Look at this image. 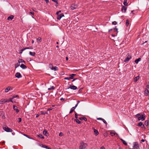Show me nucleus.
Instances as JSON below:
<instances>
[{"label":"nucleus","mask_w":149,"mask_h":149,"mask_svg":"<svg viewBox=\"0 0 149 149\" xmlns=\"http://www.w3.org/2000/svg\"><path fill=\"white\" fill-rule=\"evenodd\" d=\"M136 116L139 120L143 121L145 119L146 117L144 114L143 115V114L141 115L140 113H138L136 114Z\"/></svg>","instance_id":"obj_1"},{"label":"nucleus","mask_w":149,"mask_h":149,"mask_svg":"<svg viewBox=\"0 0 149 149\" xmlns=\"http://www.w3.org/2000/svg\"><path fill=\"white\" fill-rule=\"evenodd\" d=\"M87 146V145L86 143L81 142L80 143L79 146V149H84Z\"/></svg>","instance_id":"obj_2"},{"label":"nucleus","mask_w":149,"mask_h":149,"mask_svg":"<svg viewBox=\"0 0 149 149\" xmlns=\"http://www.w3.org/2000/svg\"><path fill=\"white\" fill-rule=\"evenodd\" d=\"M133 147L135 149H139V145L138 143L137 142H134Z\"/></svg>","instance_id":"obj_3"},{"label":"nucleus","mask_w":149,"mask_h":149,"mask_svg":"<svg viewBox=\"0 0 149 149\" xmlns=\"http://www.w3.org/2000/svg\"><path fill=\"white\" fill-rule=\"evenodd\" d=\"M3 129L6 131L7 132H12L13 130L12 129L9 128L6 126L3 128Z\"/></svg>","instance_id":"obj_4"},{"label":"nucleus","mask_w":149,"mask_h":149,"mask_svg":"<svg viewBox=\"0 0 149 149\" xmlns=\"http://www.w3.org/2000/svg\"><path fill=\"white\" fill-rule=\"evenodd\" d=\"M126 58L124 60V62H127L129 61V60L131 58V56L129 55V54H128L126 55Z\"/></svg>","instance_id":"obj_5"},{"label":"nucleus","mask_w":149,"mask_h":149,"mask_svg":"<svg viewBox=\"0 0 149 149\" xmlns=\"http://www.w3.org/2000/svg\"><path fill=\"white\" fill-rule=\"evenodd\" d=\"M10 102L9 100H8L6 99H4L3 100H1L0 101V104H1L4 103L6 102Z\"/></svg>","instance_id":"obj_6"},{"label":"nucleus","mask_w":149,"mask_h":149,"mask_svg":"<svg viewBox=\"0 0 149 149\" xmlns=\"http://www.w3.org/2000/svg\"><path fill=\"white\" fill-rule=\"evenodd\" d=\"M15 77L18 78H20L22 77V76L19 72L16 73L15 75Z\"/></svg>","instance_id":"obj_7"},{"label":"nucleus","mask_w":149,"mask_h":149,"mask_svg":"<svg viewBox=\"0 0 149 149\" xmlns=\"http://www.w3.org/2000/svg\"><path fill=\"white\" fill-rule=\"evenodd\" d=\"M70 7L72 10H73L77 8V5L73 4L71 5Z\"/></svg>","instance_id":"obj_8"},{"label":"nucleus","mask_w":149,"mask_h":149,"mask_svg":"<svg viewBox=\"0 0 149 149\" xmlns=\"http://www.w3.org/2000/svg\"><path fill=\"white\" fill-rule=\"evenodd\" d=\"M70 88L71 89L75 90L77 89V88L76 86H75L74 85L73 86H70V87H69L67 89Z\"/></svg>","instance_id":"obj_9"},{"label":"nucleus","mask_w":149,"mask_h":149,"mask_svg":"<svg viewBox=\"0 0 149 149\" xmlns=\"http://www.w3.org/2000/svg\"><path fill=\"white\" fill-rule=\"evenodd\" d=\"M52 67H50V68L52 70H54V71H57L58 70V68L57 67L55 66L54 67H53L52 65Z\"/></svg>","instance_id":"obj_10"},{"label":"nucleus","mask_w":149,"mask_h":149,"mask_svg":"<svg viewBox=\"0 0 149 149\" xmlns=\"http://www.w3.org/2000/svg\"><path fill=\"white\" fill-rule=\"evenodd\" d=\"M127 9V7L123 6L121 8V10L123 12L125 13Z\"/></svg>","instance_id":"obj_11"},{"label":"nucleus","mask_w":149,"mask_h":149,"mask_svg":"<svg viewBox=\"0 0 149 149\" xmlns=\"http://www.w3.org/2000/svg\"><path fill=\"white\" fill-rule=\"evenodd\" d=\"M12 88L11 87L8 86L5 89V91L6 92H8L10 90H12Z\"/></svg>","instance_id":"obj_12"},{"label":"nucleus","mask_w":149,"mask_h":149,"mask_svg":"<svg viewBox=\"0 0 149 149\" xmlns=\"http://www.w3.org/2000/svg\"><path fill=\"white\" fill-rule=\"evenodd\" d=\"M13 108L15 111L17 113L19 111V110L17 109V106L14 105L13 106Z\"/></svg>","instance_id":"obj_13"},{"label":"nucleus","mask_w":149,"mask_h":149,"mask_svg":"<svg viewBox=\"0 0 149 149\" xmlns=\"http://www.w3.org/2000/svg\"><path fill=\"white\" fill-rule=\"evenodd\" d=\"M64 16V14L63 13L61 14L58 15V16L57 19H58L60 20Z\"/></svg>","instance_id":"obj_14"},{"label":"nucleus","mask_w":149,"mask_h":149,"mask_svg":"<svg viewBox=\"0 0 149 149\" xmlns=\"http://www.w3.org/2000/svg\"><path fill=\"white\" fill-rule=\"evenodd\" d=\"M148 91L147 88H145L144 91L145 95L147 96L148 95Z\"/></svg>","instance_id":"obj_15"},{"label":"nucleus","mask_w":149,"mask_h":149,"mask_svg":"<svg viewBox=\"0 0 149 149\" xmlns=\"http://www.w3.org/2000/svg\"><path fill=\"white\" fill-rule=\"evenodd\" d=\"M43 133L44 135L46 136H48V134L47 133V131L45 129L44 130L43 132Z\"/></svg>","instance_id":"obj_16"},{"label":"nucleus","mask_w":149,"mask_h":149,"mask_svg":"<svg viewBox=\"0 0 149 149\" xmlns=\"http://www.w3.org/2000/svg\"><path fill=\"white\" fill-rule=\"evenodd\" d=\"M14 17V16L11 15L8 17L7 19L8 20H11Z\"/></svg>","instance_id":"obj_17"},{"label":"nucleus","mask_w":149,"mask_h":149,"mask_svg":"<svg viewBox=\"0 0 149 149\" xmlns=\"http://www.w3.org/2000/svg\"><path fill=\"white\" fill-rule=\"evenodd\" d=\"M20 67L21 68H22L23 69H25L27 68V67L24 64H22L20 65Z\"/></svg>","instance_id":"obj_18"},{"label":"nucleus","mask_w":149,"mask_h":149,"mask_svg":"<svg viewBox=\"0 0 149 149\" xmlns=\"http://www.w3.org/2000/svg\"><path fill=\"white\" fill-rule=\"evenodd\" d=\"M94 134L95 136H97L99 134L98 131L96 129H94Z\"/></svg>","instance_id":"obj_19"},{"label":"nucleus","mask_w":149,"mask_h":149,"mask_svg":"<svg viewBox=\"0 0 149 149\" xmlns=\"http://www.w3.org/2000/svg\"><path fill=\"white\" fill-rule=\"evenodd\" d=\"M120 139L124 144L125 146L127 145V143L124 140L122 139Z\"/></svg>","instance_id":"obj_20"},{"label":"nucleus","mask_w":149,"mask_h":149,"mask_svg":"<svg viewBox=\"0 0 149 149\" xmlns=\"http://www.w3.org/2000/svg\"><path fill=\"white\" fill-rule=\"evenodd\" d=\"M29 54L32 56H34L36 54V53L34 52H29Z\"/></svg>","instance_id":"obj_21"},{"label":"nucleus","mask_w":149,"mask_h":149,"mask_svg":"<svg viewBox=\"0 0 149 149\" xmlns=\"http://www.w3.org/2000/svg\"><path fill=\"white\" fill-rule=\"evenodd\" d=\"M25 63V62L23 59H20L18 61V63Z\"/></svg>","instance_id":"obj_22"},{"label":"nucleus","mask_w":149,"mask_h":149,"mask_svg":"<svg viewBox=\"0 0 149 149\" xmlns=\"http://www.w3.org/2000/svg\"><path fill=\"white\" fill-rule=\"evenodd\" d=\"M76 74H70L69 76L71 78V79H73L74 78V77L75 76Z\"/></svg>","instance_id":"obj_23"},{"label":"nucleus","mask_w":149,"mask_h":149,"mask_svg":"<svg viewBox=\"0 0 149 149\" xmlns=\"http://www.w3.org/2000/svg\"><path fill=\"white\" fill-rule=\"evenodd\" d=\"M139 76H138L135 77L134 79V81L135 82H136L139 79Z\"/></svg>","instance_id":"obj_24"},{"label":"nucleus","mask_w":149,"mask_h":149,"mask_svg":"<svg viewBox=\"0 0 149 149\" xmlns=\"http://www.w3.org/2000/svg\"><path fill=\"white\" fill-rule=\"evenodd\" d=\"M75 109V108L74 107H73L72 108L70 109L69 113H71L72 112H73L74 111Z\"/></svg>","instance_id":"obj_25"},{"label":"nucleus","mask_w":149,"mask_h":149,"mask_svg":"<svg viewBox=\"0 0 149 149\" xmlns=\"http://www.w3.org/2000/svg\"><path fill=\"white\" fill-rule=\"evenodd\" d=\"M141 60V58H139L137 59L136 60L135 62L137 64Z\"/></svg>","instance_id":"obj_26"},{"label":"nucleus","mask_w":149,"mask_h":149,"mask_svg":"<svg viewBox=\"0 0 149 149\" xmlns=\"http://www.w3.org/2000/svg\"><path fill=\"white\" fill-rule=\"evenodd\" d=\"M37 136L38 137H39L42 139H43L44 138V137L41 134L37 135Z\"/></svg>","instance_id":"obj_27"},{"label":"nucleus","mask_w":149,"mask_h":149,"mask_svg":"<svg viewBox=\"0 0 149 149\" xmlns=\"http://www.w3.org/2000/svg\"><path fill=\"white\" fill-rule=\"evenodd\" d=\"M40 114L41 115H45L47 114V112L41 111H40Z\"/></svg>","instance_id":"obj_28"},{"label":"nucleus","mask_w":149,"mask_h":149,"mask_svg":"<svg viewBox=\"0 0 149 149\" xmlns=\"http://www.w3.org/2000/svg\"><path fill=\"white\" fill-rule=\"evenodd\" d=\"M42 147L43 148H47V149H51L50 148V147H48L47 146H46L44 145H42Z\"/></svg>","instance_id":"obj_29"},{"label":"nucleus","mask_w":149,"mask_h":149,"mask_svg":"<svg viewBox=\"0 0 149 149\" xmlns=\"http://www.w3.org/2000/svg\"><path fill=\"white\" fill-rule=\"evenodd\" d=\"M75 120L76 122V123H78L79 124L80 123H81L80 121H79V120H78V119H75Z\"/></svg>","instance_id":"obj_30"},{"label":"nucleus","mask_w":149,"mask_h":149,"mask_svg":"<svg viewBox=\"0 0 149 149\" xmlns=\"http://www.w3.org/2000/svg\"><path fill=\"white\" fill-rule=\"evenodd\" d=\"M55 88L54 87V86H52L51 87L49 88H48V90H54Z\"/></svg>","instance_id":"obj_31"},{"label":"nucleus","mask_w":149,"mask_h":149,"mask_svg":"<svg viewBox=\"0 0 149 149\" xmlns=\"http://www.w3.org/2000/svg\"><path fill=\"white\" fill-rule=\"evenodd\" d=\"M123 4L125 6H127V0H125Z\"/></svg>","instance_id":"obj_32"},{"label":"nucleus","mask_w":149,"mask_h":149,"mask_svg":"<svg viewBox=\"0 0 149 149\" xmlns=\"http://www.w3.org/2000/svg\"><path fill=\"white\" fill-rule=\"evenodd\" d=\"M143 125V123L142 122H140L137 125V126H142V125Z\"/></svg>","instance_id":"obj_33"},{"label":"nucleus","mask_w":149,"mask_h":149,"mask_svg":"<svg viewBox=\"0 0 149 149\" xmlns=\"http://www.w3.org/2000/svg\"><path fill=\"white\" fill-rule=\"evenodd\" d=\"M126 26H128L129 25V21L128 19H127L126 20Z\"/></svg>","instance_id":"obj_34"},{"label":"nucleus","mask_w":149,"mask_h":149,"mask_svg":"<svg viewBox=\"0 0 149 149\" xmlns=\"http://www.w3.org/2000/svg\"><path fill=\"white\" fill-rule=\"evenodd\" d=\"M64 79L65 80H70L71 79V78L70 77H65Z\"/></svg>","instance_id":"obj_35"},{"label":"nucleus","mask_w":149,"mask_h":149,"mask_svg":"<svg viewBox=\"0 0 149 149\" xmlns=\"http://www.w3.org/2000/svg\"><path fill=\"white\" fill-rule=\"evenodd\" d=\"M148 120H146L145 121V125L146 126H147V125H148Z\"/></svg>","instance_id":"obj_36"},{"label":"nucleus","mask_w":149,"mask_h":149,"mask_svg":"<svg viewBox=\"0 0 149 149\" xmlns=\"http://www.w3.org/2000/svg\"><path fill=\"white\" fill-rule=\"evenodd\" d=\"M115 134H116V133L113 132H111L110 133V135L112 136H114Z\"/></svg>","instance_id":"obj_37"},{"label":"nucleus","mask_w":149,"mask_h":149,"mask_svg":"<svg viewBox=\"0 0 149 149\" xmlns=\"http://www.w3.org/2000/svg\"><path fill=\"white\" fill-rule=\"evenodd\" d=\"M102 120L104 123L106 125L107 124V122L104 119H102Z\"/></svg>","instance_id":"obj_38"},{"label":"nucleus","mask_w":149,"mask_h":149,"mask_svg":"<svg viewBox=\"0 0 149 149\" xmlns=\"http://www.w3.org/2000/svg\"><path fill=\"white\" fill-rule=\"evenodd\" d=\"M117 24V22L116 21H114L112 22V24L115 25Z\"/></svg>","instance_id":"obj_39"},{"label":"nucleus","mask_w":149,"mask_h":149,"mask_svg":"<svg viewBox=\"0 0 149 149\" xmlns=\"http://www.w3.org/2000/svg\"><path fill=\"white\" fill-rule=\"evenodd\" d=\"M19 64H18V63H17L15 65V68H17L19 66Z\"/></svg>","instance_id":"obj_40"},{"label":"nucleus","mask_w":149,"mask_h":149,"mask_svg":"<svg viewBox=\"0 0 149 149\" xmlns=\"http://www.w3.org/2000/svg\"><path fill=\"white\" fill-rule=\"evenodd\" d=\"M77 102V103L75 105V106L74 107L75 108H76V107H77L78 104V103L80 102V101H78Z\"/></svg>","instance_id":"obj_41"},{"label":"nucleus","mask_w":149,"mask_h":149,"mask_svg":"<svg viewBox=\"0 0 149 149\" xmlns=\"http://www.w3.org/2000/svg\"><path fill=\"white\" fill-rule=\"evenodd\" d=\"M114 29V30H115L117 32V33H118V29L117 28H116V26H115V28Z\"/></svg>","instance_id":"obj_42"},{"label":"nucleus","mask_w":149,"mask_h":149,"mask_svg":"<svg viewBox=\"0 0 149 149\" xmlns=\"http://www.w3.org/2000/svg\"><path fill=\"white\" fill-rule=\"evenodd\" d=\"M41 38L40 37L38 38L37 39L38 41H41Z\"/></svg>","instance_id":"obj_43"},{"label":"nucleus","mask_w":149,"mask_h":149,"mask_svg":"<svg viewBox=\"0 0 149 149\" xmlns=\"http://www.w3.org/2000/svg\"><path fill=\"white\" fill-rule=\"evenodd\" d=\"M17 97H18V95H14L13 96V98Z\"/></svg>","instance_id":"obj_44"},{"label":"nucleus","mask_w":149,"mask_h":149,"mask_svg":"<svg viewBox=\"0 0 149 149\" xmlns=\"http://www.w3.org/2000/svg\"><path fill=\"white\" fill-rule=\"evenodd\" d=\"M63 134L62 132H60L59 134V136H63Z\"/></svg>","instance_id":"obj_45"},{"label":"nucleus","mask_w":149,"mask_h":149,"mask_svg":"<svg viewBox=\"0 0 149 149\" xmlns=\"http://www.w3.org/2000/svg\"><path fill=\"white\" fill-rule=\"evenodd\" d=\"M83 120H84L85 121H86L87 120V119L86 118V117H83Z\"/></svg>","instance_id":"obj_46"},{"label":"nucleus","mask_w":149,"mask_h":149,"mask_svg":"<svg viewBox=\"0 0 149 149\" xmlns=\"http://www.w3.org/2000/svg\"><path fill=\"white\" fill-rule=\"evenodd\" d=\"M26 49H27L26 47H25V48L22 49V51H24V50H25Z\"/></svg>","instance_id":"obj_47"},{"label":"nucleus","mask_w":149,"mask_h":149,"mask_svg":"<svg viewBox=\"0 0 149 149\" xmlns=\"http://www.w3.org/2000/svg\"><path fill=\"white\" fill-rule=\"evenodd\" d=\"M97 119L98 120H102V118H97Z\"/></svg>","instance_id":"obj_48"},{"label":"nucleus","mask_w":149,"mask_h":149,"mask_svg":"<svg viewBox=\"0 0 149 149\" xmlns=\"http://www.w3.org/2000/svg\"><path fill=\"white\" fill-rule=\"evenodd\" d=\"M19 122H20L21 121H22V119L21 118H19Z\"/></svg>","instance_id":"obj_49"},{"label":"nucleus","mask_w":149,"mask_h":149,"mask_svg":"<svg viewBox=\"0 0 149 149\" xmlns=\"http://www.w3.org/2000/svg\"><path fill=\"white\" fill-rule=\"evenodd\" d=\"M26 48H27V49H32V47H26Z\"/></svg>","instance_id":"obj_50"},{"label":"nucleus","mask_w":149,"mask_h":149,"mask_svg":"<svg viewBox=\"0 0 149 149\" xmlns=\"http://www.w3.org/2000/svg\"><path fill=\"white\" fill-rule=\"evenodd\" d=\"M52 108H49V109H47V111H49L51 110H52Z\"/></svg>","instance_id":"obj_51"},{"label":"nucleus","mask_w":149,"mask_h":149,"mask_svg":"<svg viewBox=\"0 0 149 149\" xmlns=\"http://www.w3.org/2000/svg\"><path fill=\"white\" fill-rule=\"evenodd\" d=\"M75 117L76 118V119H77V113H75Z\"/></svg>","instance_id":"obj_52"},{"label":"nucleus","mask_w":149,"mask_h":149,"mask_svg":"<svg viewBox=\"0 0 149 149\" xmlns=\"http://www.w3.org/2000/svg\"><path fill=\"white\" fill-rule=\"evenodd\" d=\"M141 127L143 128H145V127L144 125L143 124V125H142Z\"/></svg>","instance_id":"obj_53"},{"label":"nucleus","mask_w":149,"mask_h":149,"mask_svg":"<svg viewBox=\"0 0 149 149\" xmlns=\"http://www.w3.org/2000/svg\"><path fill=\"white\" fill-rule=\"evenodd\" d=\"M30 13L33 15L34 14V13L33 12H30Z\"/></svg>","instance_id":"obj_54"},{"label":"nucleus","mask_w":149,"mask_h":149,"mask_svg":"<svg viewBox=\"0 0 149 149\" xmlns=\"http://www.w3.org/2000/svg\"><path fill=\"white\" fill-rule=\"evenodd\" d=\"M65 100V99H64L62 97L60 99L61 100Z\"/></svg>","instance_id":"obj_55"},{"label":"nucleus","mask_w":149,"mask_h":149,"mask_svg":"<svg viewBox=\"0 0 149 149\" xmlns=\"http://www.w3.org/2000/svg\"><path fill=\"white\" fill-rule=\"evenodd\" d=\"M146 87L147 88H149V85H147L146 86Z\"/></svg>","instance_id":"obj_56"},{"label":"nucleus","mask_w":149,"mask_h":149,"mask_svg":"<svg viewBox=\"0 0 149 149\" xmlns=\"http://www.w3.org/2000/svg\"><path fill=\"white\" fill-rule=\"evenodd\" d=\"M145 141V140H144V139H142L141 140V141L142 142H144Z\"/></svg>","instance_id":"obj_57"},{"label":"nucleus","mask_w":149,"mask_h":149,"mask_svg":"<svg viewBox=\"0 0 149 149\" xmlns=\"http://www.w3.org/2000/svg\"><path fill=\"white\" fill-rule=\"evenodd\" d=\"M83 117H80L79 118V119L80 120H83Z\"/></svg>","instance_id":"obj_58"},{"label":"nucleus","mask_w":149,"mask_h":149,"mask_svg":"<svg viewBox=\"0 0 149 149\" xmlns=\"http://www.w3.org/2000/svg\"><path fill=\"white\" fill-rule=\"evenodd\" d=\"M100 149H105L104 147V146H102L101 148Z\"/></svg>","instance_id":"obj_59"},{"label":"nucleus","mask_w":149,"mask_h":149,"mask_svg":"<svg viewBox=\"0 0 149 149\" xmlns=\"http://www.w3.org/2000/svg\"><path fill=\"white\" fill-rule=\"evenodd\" d=\"M39 116V114H36V117H38Z\"/></svg>","instance_id":"obj_60"},{"label":"nucleus","mask_w":149,"mask_h":149,"mask_svg":"<svg viewBox=\"0 0 149 149\" xmlns=\"http://www.w3.org/2000/svg\"><path fill=\"white\" fill-rule=\"evenodd\" d=\"M45 1L47 3L49 2V0H45Z\"/></svg>","instance_id":"obj_61"},{"label":"nucleus","mask_w":149,"mask_h":149,"mask_svg":"<svg viewBox=\"0 0 149 149\" xmlns=\"http://www.w3.org/2000/svg\"><path fill=\"white\" fill-rule=\"evenodd\" d=\"M111 36L113 37H114L116 36V35H115L112 34Z\"/></svg>","instance_id":"obj_62"},{"label":"nucleus","mask_w":149,"mask_h":149,"mask_svg":"<svg viewBox=\"0 0 149 149\" xmlns=\"http://www.w3.org/2000/svg\"><path fill=\"white\" fill-rule=\"evenodd\" d=\"M77 79V78H75L74 79H73V80L72 81V82H73L74 81H75Z\"/></svg>","instance_id":"obj_63"},{"label":"nucleus","mask_w":149,"mask_h":149,"mask_svg":"<svg viewBox=\"0 0 149 149\" xmlns=\"http://www.w3.org/2000/svg\"><path fill=\"white\" fill-rule=\"evenodd\" d=\"M113 29H110L109 30V32H110L111 31H112V30Z\"/></svg>","instance_id":"obj_64"}]
</instances>
